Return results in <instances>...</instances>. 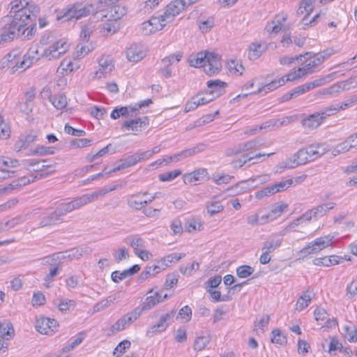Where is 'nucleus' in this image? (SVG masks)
Segmentation results:
<instances>
[{
    "mask_svg": "<svg viewBox=\"0 0 357 357\" xmlns=\"http://www.w3.org/2000/svg\"><path fill=\"white\" fill-rule=\"evenodd\" d=\"M347 106L348 104L345 103L344 105L337 104L335 105H331L326 107L319 112L310 114L307 117L303 119L301 121L302 126L310 130L316 129L328 116L336 114L340 109H345Z\"/></svg>",
    "mask_w": 357,
    "mask_h": 357,
    "instance_id": "nucleus-1",
    "label": "nucleus"
},
{
    "mask_svg": "<svg viewBox=\"0 0 357 357\" xmlns=\"http://www.w3.org/2000/svg\"><path fill=\"white\" fill-rule=\"evenodd\" d=\"M98 7H95L93 4H83L82 3H76L70 6L62 15L57 16L58 20L62 22L73 20L77 21L83 17H86L91 13L94 14L98 12Z\"/></svg>",
    "mask_w": 357,
    "mask_h": 357,
    "instance_id": "nucleus-2",
    "label": "nucleus"
},
{
    "mask_svg": "<svg viewBox=\"0 0 357 357\" xmlns=\"http://www.w3.org/2000/svg\"><path fill=\"white\" fill-rule=\"evenodd\" d=\"M81 256H82V254L79 252L77 249H73L69 252H60L45 257L43 259L44 262L54 266V268L50 269L49 274L46 275L45 280L46 282L52 280L54 277L57 275L61 264L66 259L68 258L72 260L74 258L79 259Z\"/></svg>",
    "mask_w": 357,
    "mask_h": 357,
    "instance_id": "nucleus-3",
    "label": "nucleus"
},
{
    "mask_svg": "<svg viewBox=\"0 0 357 357\" xmlns=\"http://www.w3.org/2000/svg\"><path fill=\"white\" fill-rule=\"evenodd\" d=\"M27 23V20L23 17L21 20L13 17V20L4 26L1 35V41H11L21 35L24 36L26 33L24 27Z\"/></svg>",
    "mask_w": 357,
    "mask_h": 357,
    "instance_id": "nucleus-4",
    "label": "nucleus"
},
{
    "mask_svg": "<svg viewBox=\"0 0 357 357\" xmlns=\"http://www.w3.org/2000/svg\"><path fill=\"white\" fill-rule=\"evenodd\" d=\"M69 49V44L66 39H60L54 42L48 48L44 50L41 54L42 58L48 61L59 59Z\"/></svg>",
    "mask_w": 357,
    "mask_h": 357,
    "instance_id": "nucleus-5",
    "label": "nucleus"
},
{
    "mask_svg": "<svg viewBox=\"0 0 357 357\" xmlns=\"http://www.w3.org/2000/svg\"><path fill=\"white\" fill-rule=\"evenodd\" d=\"M116 186L112 188H103L99 190L93 192L90 194H84L81 197H76L71 201L74 209H77L89 203L97 200L100 197L105 196L109 192L116 190Z\"/></svg>",
    "mask_w": 357,
    "mask_h": 357,
    "instance_id": "nucleus-6",
    "label": "nucleus"
},
{
    "mask_svg": "<svg viewBox=\"0 0 357 357\" xmlns=\"http://www.w3.org/2000/svg\"><path fill=\"white\" fill-rule=\"evenodd\" d=\"M302 57H304L305 61L301 63L302 67L298 68L296 72L297 74H301V77H303L308 73H312L317 68V66L321 63L319 59H318L316 54L312 56L310 53H306L304 56L300 55L296 57V59H300L302 60Z\"/></svg>",
    "mask_w": 357,
    "mask_h": 357,
    "instance_id": "nucleus-7",
    "label": "nucleus"
},
{
    "mask_svg": "<svg viewBox=\"0 0 357 357\" xmlns=\"http://www.w3.org/2000/svg\"><path fill=\"white\" fill-rule=\"evenodd\" d=\"M301 75V74H297L296 72L290 73L287 75L286 79L285 77H282L278 79L273 80L270 83H268L259 88L257 91L251 92V93H259L263 91H264L265 93H267L284 85L287 81H293L297 78H299Z\"/></svg>",
    "mask_w": 357,
    "mask_h": 357,
    "instance_id": "nucleus-8",
    "label": "nucleus"
},
{
    "mask_svg": "<svg viewBox=\"0 0 357 357\" xmlns=\"http://www.w3.org/2000/svg\"><path fill=\"white\" fill-rule=\"evenodd\" d=\"M270 178V175L268 174H264L255 177H252L247 180H243L238 182L236 184L235 188H237L241 187V190L238 191V192H244L257 188L259 185L269 181Z\"/></svg>",
    "mask_w": 357,
    "mask_h": 357,
    "instance_id": "nucleus-9",
    "label": "nucleus"
},
{
    "mask_svg": "<svg viewBox=\"0 0 357 357\" xmlns=\"http://www.w3.org/2000/svg\"><path fill=\"white\" fill-rule=\"evenodd\" d=\"M222 68L220 56L215 52L207 54L206 63L204 66V72L209 76L218 73Z\"/></svg>",
    "mask_w": 357,
    "mask_h": 357,
    "instance_id": "nucleus-10",
    "label": "nucleus"
},
{
    "mask_svg": "<svg viewBox=\"0 0 357 357\" xmlns=\"http://www.w3.org/2000/svg\"><path fill=\"white\" fill-rule=\"evenodd\" d=\"M58 326L55 319L42 317L36 320V328L41 334L52 335L56 331Z\"/></svg>",
    "mask_w": 357,
    "mask_h": 357,
    "instance_id": "nucleus-11",
    "label": "nucleus"
},
{
    "mask_svg": "<svg viewBox=\"0 0 357 357\" xmlns=\"http://www.w3.org/2000/svg\"><path fill=\"white\" fill-rule=\"evenodd\" d=\"M185 9V2L181 1V0L172 1L166 6L163 17H166V21L170 23L174 20L176 15H179Z\"/></svg>",
    "mask_w": 357,
    "mask_h": 357,
    "instance_id": "nucleus-12",
    "label": "nucleus"
},
{
    "mask_svg": "<svg viewBox=\"0 0 357 357\" xmlns=\"http://www.w3.org/2000/svg\"><path fill=\"white\" fill-rule=\"evenodd\" d=\"M176 310L175 309H172L170 312L162 315L160 317L158 323L152 326L148 331V333H156L165 331L169 326L168 321L173 319L176 314Z\"/></svg>",
    "mask_w": 357,
    "mask_h": 357,
    "instance_id": "nucleus-13",
    "label": "nucleus"
},
{
    "mask_svg": "<svg viewBox=\"0 0 357 357\" xmlns=\"http://www.w3.org/2000/svg\"><path fill=\"white\" fill-rule=\"evenodd\" d=\"M29 5L26 0H13L10 2V13H13V17L17 20L22 19L26 15V6Z\"/></svg>",
    "mask_w": 357,
    "mask_h": 357,
    "instance_id": "nucleus-14",
    "label": "nucleus"
},
{
    "mask_svg": "<svg viewBox=\"0 0 357 357\" xmlns=\"http://www.w3.org/2000/svg\"><path fill=\"white\" fill-rule=\"evenodd\" d=\"M310 162L307 155L304 152V149H301L293 156L285 162L284 167L288 169L295 168L297 166Z\"/></svg>",
    "mask_w": 357,
    "mask_h": 357,
    "instance_id": "nucleus-15",
    "label": "nucleus"
},
{
    "mask_svg": "<svg viewBox=\"0 0 357 357\" xmlns=\"http://www.w3.org/2000/svg\"><path fill=\"white\" fill-rule=\"evenodd\" d=\"M149 125V119L146 116L144 119L137 118L135 119L127 120L122 124L121 128H126L133 132H140L143 126Z\"/></svg>",
    "mask_w": 357,
    "mask_h": 357,
    "instance_id": "nucleus-16",
    "label": "nucleus"
},
{
    "mask_svg": "<svg viewBox=\"0 0 357 357\" xmlns=\"http://www.w3.org/2000/svg\"><path fill=\"white\" fill-rule=\"evenodd\" d=\"M140 270V266L138 264H135L128 269L123 271H115L112 273L111 278L112 280L115 283H119L121 280L130 277L134 274L137 273Z\"/></svg>",
    "mask_w": 357,
    "mask_h": 357,
    "instance_id": "nucleus-17",
    "label": "nucleus"
},
{
    "mask_svg": "<svg viewBox=\"0 0 357 357\" xmlns=\"http://www.w3.org/2000/svg\"><path fill=\"white\" fill-rule=\"evenodd\" d=\"M205 149V145L200 144L190 149H185L179 153H175L172 155L170 160H174V162H178L186 158L194 155L196 153L203 151Z\"/></svg>",
    "mask_w": 357,
    "mask_h": 357,
    "instance_id": "nucleus-18",
    "label": "nucleus"
},
{
    "mask_svg": "<svg viewBox=\"0 0 357 357\" xmlns=\"http://www.w3.org/2000/svg\"><path fill=\"white\" fill-rule=\"evenodd\" d=\"M137 163L138 162L135 154L134 153L132 155H130L124 158L120 159L116 166L112 170L109 171V174L132 167Z\"/></svg>",
    "mask_w": 357,
    "mask_h": 357,
    "instance_id": "nucleus-19",
    "label": "nucleus"
},
{
    "mask_svg": "<svg viewBox=\"0 0 357 357\" xmlns=\"http://www.w3.org/2000/svg\"><path fill=\"white\" fill-rule=\"evenodd\" d=\"M147 294L150 295L146 297V301L143 303L142 310H149L162 301V296L158 291H154L153 289L149 290Z\"/></svg>",
    "mask_w": 357,
    "mask_h": 357,
    "instance_id": "nucleus-20",
    "label": "nucleus"
},
{
    "mask_svg": "<svg viewBox=\"0 0 357 357\" xmlns=\"http://www.w3.org/2000/svg\"><path fill=\"white\" fill-rule=\"evenodd\" d=\"M99 70L96 73L97 78L104 77L105 74L110 73L114 68V65L111 59L101 58L99 61Z\"/></svg>",
    "mask_w": 357,
    "mask_h": 357,
    "instance_id": "nucleus-21",
    "label": "nucleus"
},
{
    "mask_svg": "<svg viewBox=\"0 0 357 357\" xmlns=\"http://www.w3.org/2000/svg\"><path fill=\"white\" fill-rule=\"evenodd\" d=\"M62 222V218L56 210L51 213L50 215L43 217L40 223L39 227H47L55 225Z\"/></svg>",
    "mask_w": 357,
    "mask_h": 357,
    "instance_id": "nucleus-22",
    "label": "nucleus"
},
{
    "mask_svg": "<svg viewBox=\"0 0 357 357\" xmlns=\"http://www.w3.org/2000/svg\"><path fill=\"white\" fill-rule=\"evenodd\" d=\"M126 55L130 61L138 62L145 56L146 54L137 45H132L127 50Z\"/></svg>",
    "mask_w": 357,
    "mask_h": 357,
    "instance_id": "nucleus-23",
    "label": "nucleus"
},
{
    "mask_svg": "<svg viewBox=\"0 0 357 357\" xmlns=\"http://www.w3.org/2000/svg\"><path fill=\"white\" fill-rule=\"evenodd\" d=\"M23 58L26 61L27 68H29L32 64L36 63L42 58L41 54H39L36 47H30L28 52L24 54Z\"/></svg>",
    "mask_w": 357,
    "mask_h": 357,
    "instance_id": "nucleus-24",
    "label": "nucleus"
},
{
    "mask_svg": "<svg viewBox=\"0 0 357 357\" xmlns=\"http://www.w3.org/2000/svg\"><path fill=\"white\" fill-rule=\"evenodd\" d=\"M22 56L19 50H13L2 59V65L3 67L7 66L12 69V66L20 59Z\"/></svg>",
    "mask_w": 357,
    "mask_h": 357,
    "instance_id": "nucleus-25",
    "label": "nucleus"
},
{
    "mask_svg": "<svg viewBox=\"0 0 357 357\" xmlns=\"http://www.w3.org/2000/svg\"><path fill=\"white\" fill-rule=\"evenodd\" d=\"M287 204H282L280 205H277L274 206L272 210L265 215L261 216V219H266V222L269 221H273L275 218H277L278 216H280L284 211L287 208Z\"/></svg>",
    "mask_w": 357,
    "mask_h": 357,
    "instance_id": "nucleus-26",
    "label": "nucleus"
},
{
    "mask_svg": "<svg viewBox=\"0 0 357 357\" xmlns=\"http://www.w3.org/2000/svg\"><path fill=\"white\" fill-rule=\"evenodd\" d=\"M199 94H202L200 96H199L197 100L198 101V104L199 105H203L206 103H208L213 100H215L216 98H218L220 96V93L217 91H206L204 93H199Z\"/></svg>",
    "mask_w": 357,
    "mask_h": 357,
    "instance_id": "nucleus-27",
    "label": "nucleus"
},
{
    "mask_svg": "<svg viewBox=\"0 0 357 357\" xmlns=\"http://www.w3.org/2000/svg\"><path fill=\"white\" fill-rule=\"evenodd\" d=\"M15 333L13 325L10 322L0 321V337L2 339L10 340L12 338Z\"/></svg>",
    "mask_w": 357,
    "mask_h": 357,
    "instance_id": "nucleus-28",
    "label": "nucleus"
},
{
    "mask_svg": "<svg viewBox=\"0 0 357 357\" xmlns=\"http://www.w3.org/2000/svg\"><path fill=\"white\" fill-rule=\"evenodd\" d=\"M148 22L150 23V26L153 27L154 33L162 30L167 24L169 23L166 21V17H163V14L158 17H152L148 20Z\"/></svg>",
    "mask_w": 357,
    "mask_h": 357,
    "instance_id": "nucleus-29",
    "label": "nucleus"
},
{
    "mask_svg": "<svg viewBox=\"0 0 357 357\" xmlns=\"http://www.w3.org/2000/svg\"><path fill=\"white\" fill-rule=\"evenodd\" d=\"M208 52H199L197 56L194 57H190L189 59V63L191 66L195 68L203 67L204 68L205 63H206Z\"/></svg>",
    "mask_w": 357,
    "mask_h": 357,
    "instance_id": "nucleus-30",
    "label": "nucleus"
},
{
    "mask_svg": "<svg viewBox=\"0 0 357 357\" xmlns=\"http://www.w3.org/2000/svg\"><path fill=\"white\" fill-rule=\"evenodd\" d=\"M266 47L261 44L252 43L250 46V51L248 57L250 60H255L258 59L264 52H265Z\"/></svg>",
    "mask_w": 357,
    "mask_h": 357,
    "instance_id": "nucleus-31",
    "label": "nucleus"
},
{
    "mask_svg": "<svg viewBox=\"0 0 357 357\" xmlns=\"http://www.w3.org/2000/svg\"><path fill=\"white\" fill-rule=\"evenodd\" d=\"M344 335L351 342L357 341V328L352 323L345 325L343 328Z\"/></svg>",
    "mask_w": 357,
    "mask_h": 357,
    "instance_id": "nucleus-32",
    "label": "nucleus"
},
{
    "mask_svg": "<svg viewBox=\"0 0 357 357\" xmlns=\"http://www.w3.org/2000/svg\"><path fill=\"white\" fill-rule=\"evenodd\" d=\"M55 304L61 312H66L75 308L76 302L74 300L60 298L55 301Z\"/></svg>",
    "mask_w": 357,
    "mask_h": 357,
    "instance_id": "nucleus-33",
    "label": "nucleus"
},
{
    "mask_svg": "<svg viewBox=\"0 0 357 357\" xmlns=\"http://www.w3.org/2000/svg\"><path fill=\"white\" fill-rule=\"evenodd\" d=\"M39 13L40 8L29 1V5L26 6V15H23V18L27 21L35 20Z\"/></svg>",
    "mask_w": 357,
    "mask_h": 357,
    "instance_id": "nucleus-34",
    "label": "nucleus"
},
{
    "mask_svg": "<svg viewBox=\"0 0 357 357\" xmlns=\"http://www.w3.org/2000/svg\"><path fill=\"white\" fill-rule=\"evenodd\" d=\"M51 103L56 107L57 109H64L67 105V98L65 94L59 93L53 96V98H51Z\"/></svg>",
    "mask_w": 357,
    "mask_h": 357,
    "instance_id": "nucleus-35",
    "label": "nucleus"
},
{
    "mask_svg": "<svg viewBox=\"0 0 357 357\" xmlns=\"http://www.w3.org/2000/svg\"><path fill=\"white\" fill-rule=\"evenodd\" d=\"M282 244V239L277 238H270L264 243L262 250H267L270 252H273Z\"/></svg>",
    "mask_w": 357,
    "mask_h": 357,
    "instance_id": "nucleus-36",
    "label": "nucleus"
},
{
    "mask_svg": "<svg viewBox=\"0 0 357 357\" xmlns=\"http://www.w3.org/2000/svg\"><path fill=\"white\" fill-rule=\"evenodd\" d=\"M36 139V135L32 133H30L24 137V139H20L15 144V149H17L18 151L21 149H24L29 146L31 143L34 142Z\"/></svg>",
    "mask_w": 357,
    "mask_h": 357,
    "instance_id": "nucleus-37",
    "label": "nucleus"
},
{
    "mask_svg": "<svg viewBox=\"0 0 357 357\" xmlns=\"http://www.w3.org/2000/svg\"><path fill=\"white\" fill-rule=\"evenodd\" d=\"M208 89V91H217L220 93V96L225 92V88L227 86V83L222 82L219 79L209 80L206 83Z\"/></svg>",
    "mask_w": 357,
    "mask_h": 357,
    "instance_id": "nucleus-38",
    "label": "nucleus"
},
{
    "mask_svg": "<svg viewBox=\"0 0 357 357\" xmlns=\"http://www.w3.org/2000/svg\"><path fill=\"white\" fill-rule=\"evenodd\" d=\"M206 209L207 213L212 216L222 211L224 209V206L220 202L213 201L207 203Z\"/></svg>",
    "mask_w": 357,
    "mask_h": 357,
    "instance_id": "nucleus-39",
    "label": "nucleus"
},
{
    "mask_svg": "<svg viewBox=\"0 0 357 357\" xmlns=\"http://www.w3.org/2000/svg\"><path fill=\"white\" fill-rule=\"evenodd\" d=\"M110 17L112 20L116 21L121 19L126 13V9L124 6L119 5L114 6L110 8Z\"/></svg>",
    "mask_w": 357,
    "mask_h": 357,
    "instance_id": "nucleus-40",
    "label": "nucleus"
},
{
    "mask_svg": "<svg viewBox=\"0 0 357 357\" xmlns=\"http://www.w3.org/2000/svg\"><path fill=\"white\" fill-rule=\"evenodd\" d=\"M84 338V333H79L76 337L73 340V341L69 343L67 346L64 347L62 349V354L69 352L70 350L73 349L75 347L78 346L83 341Z\"/></svg>",
    "mask_w": 357,
    "mask_h": 357,
    "instance_id": "nucleus-41",
    "label": "nucleus"
},
{
    "mask_svg": "<svg viewBox=\"0 0 357 357\" xmlns=\"http://www.w3.org/2000/svg\"><path fill=\"white\" fill-rule=\"evenodd\" d=\"M130 116H132V114L130 115L128 107H116L112 110V112L110 114V117L112 119H117L120 118L121 116L128 117Z\"/></svg>",
    "mask_w": 357,
    "mask_h": 357,
    "instance_id": "nucleus-42",
    "label": "nucleus"
},
{
    "mask_svg": "<svg viewBox=\"0 0 357 357\" xmlns=\"http://www.w3.org/2000/svg\"><path fill=\"white\" fill-rule=\"evenodd\" d=\"M273 154H274V153H258V154H256L252 157H250L248 158V159H245V160H242V159H238V160H234L232 164L234 165V167H241L243 165H245L248 161H250L253 159H259V158H264V159L265 158L266 156L267 157H269L271 155H272Z\"/></svg>",
    "mask_w": 357,
    "mask_h": 357,
    "instance_id": "nucleus-43",
    "label": "nucleus"
},
{
    "mask_svg": "<svg viewBox=\"0 0 357 357\" xmlns=\"http://www.w3.org/2000/svg\"><path fill=\"white\" fill-rule=\"evenodd\" d=\"M227 67L229 72L232 74L242 75L244 70L243 65L236 60H230L227 63Z\"/></svg>",
    "mask_w": 357,
    "mask_h": 357,
    "instance_id": "nucleus-44",
    "label": "nucleus"
},
{
    "mask_svg": "<svg viewBox=\"0 0 357 357\" xmlns=\"http://www.w3.org/2000/svg\"><path fill=\"white\" fill-rule=\"evenodd\" d=\"M93 50L91 44L84 45L79 43L76 47V58L81 59L85 56L89 52Z\"/></svg>",
    "mask_w": 357,
    "mask_h": 357,
    "instance_id": "nucleus-45",
    "label": "nucleus"
},
{
    "mask_svg": "<svg viewBox=\"0 0 357 357\" xmlns=\"http://www.w3.org/2000/svg\"><path fill=\"white\" fill-rule=\"evenodd\" d=\"M254 268L248 265H242L236 268V275L240 278H245L251 275Z\"/></svg>",
    "mask_w": 357,
    "mask_h": 357,
    "instance_id": "nucleus-46",
    "label": "nucleus"
},
{
    "mask_svg": "<svg viewBox=\"0 0 357 357\" xmlns=\"http://www.w3.org/2000/svg\"><path fill=\"white\" fill-rule=\"evenodd\" d=\"M271 342L274 344L284 345L287 343V337L283 335L280 329H274L272 331Z\"/></svg>",
    "mask_w": 357,
    "mask_h": 357,
    "instance_id": "nucleus-47",
    "label": "nucleus"
},
{
    "mask_svg": "<svg viewBox=\"0 0 357 357\" xmlns=\"http://www.w3.org/2000/svg\"><path fill=\"white\" fill-rule=\"evenodd\" d=\"M115 300H116V298L114 296H108L107 298L96 303L93 306L94 312H100V311L103 310L104 309L108 307L110 305L111 303H114Z\"/></svg>",
    "mask_w": 357,
    "mask_h": 357,
    "instance_id": "nucleus-48",
    "label": "nucleus"
},
{
    "mask_svg": "<svg viewBox=\"0 0 357 357\" xmlns=\"http://www.w3.org/2000/svg\"><path fill=\"white\" fill-rule=\"evenodd\" d=\"M73 70V63L70 59H65L58 68V72L62 75H67Z\"/></svg>",
    "mask_w": 357,
    "mask_h": 357,
    "instance_id": "nucleus-49",
    "label": "nucleus"
},
{
    "mask_svg": "<svg viewBox=\"0 0 357 357\" xmlns=\"http://www.w3.org/2000/svg\"><path fill=\"white\" fill-rule=\"evenodd\" d=\"M311 301V297L310 295L305 292L297 301L296 310L301 311L304 308L307 307Z\"/></svg>",
    "mask_w": 357,
    "mask_h": 357,
    "instance_id": "nucleus-50",
    "label": "nucleus"
},
{
    "mask_svg": "<svg viewBox=\"0 0 357 357\" xmlns=\"http://www.w3.org/2000/svg\"><path fill=\"white\" fill-rule=\"evenodd\" d=\"M192 310L188 305H185L178 311V313L176 319L183 320L184 321H188L191 319Z\"/></svg>",
    "mask_w": 357,
    "mask_h": 357,
    "instance_id": "nucleus-51",
    "label": "nucleus"
},
{
    "mask_svg": "<svg viewBox=\"0 0 357 357\" xmlns=\"http://www.w3.org/2000/svg\"><path fill=\"white\" fill-rule=\"evenodd\" d=\"M292 183H293V180L291 178H289V179H287L284 181H280V182L276 183L271 185L273 188L274 193L275 194L278 192H281V191H284V190H287L292 185Z\"/></svg>",
    "mask_w": 357,
    "mask_h": 357,
    "instance_id": "nucleus-52",
    "label": "nucleus"
},
{
    "mask_svg": "<svg viewBox=\"0 0 357 357\" xmlns=\"http://www.w3.org/2000/svg\"><path fill=\"white\" fill-rule=\"evenodd\" d=\"M54 153L53 147H46L44 146H38L35 149L31 151V155H47Z\"/></svg>",
    "mask_w": 357,
    "mask_h": 357,
    "instance_id": "nucleus-53",
    "label": "nucleus"
},
{
    "mask_svg": "<svg viewBox=\"0 0 357 357\" xmlns=\"http://www.w3.org/2000/svg\"><path fill=\"white\" fill-rule=\"evenodd\" d=\"M181 174V171L179 169H175L174 171L165 172L159 175V179L161 181H170L176 178L177 176Z\"/></svg>",
    "mask_w": 357,
    "mask_h": 357,
    "instance_id": "nucleus-54",
    "label": "nucleus"
},
{
    "mask_svg": "<svg viewBox=\"0 0 357 357\" xmlns=\"http://www.w3.org/2000/svg\"><path fill=\"white\" fill-rule=\"evenodd\" d=\"M26 220V216L19 215L8 220L4 223L6 229H10L24 222Z\"/></svg>",
    "mask_w": 357,
    "mask_h": 357,
    "instance_id": "nucleus-55",
    "label": "nucleus"
},
{
    "mask_svg": "<svg viewBox=\"0 0 357 357\" xmlns=\"http://www.w3.org/2000/svg\"><path fill=\"white\" fill-rule=\"evenodd\" d=\"M209 339L205 336H200L196 338L194 343V349L197 351L203 350L208 344Z\"/></svg>",
    "mask_w": 357,
    "mask_h": 357,
    "instance_id": "nucleus-56",
    "label": "nucleus"
},
{
    "mask_svg": "<svg viewBox=\"0 0 357 357\" xmlns=\"http://www.w3.org/2000/svg\"><path fill=\"white\" fill-rule=\"evenodd\" d=\"M274 191L272 185H268L261 190H259L255 192V197L257 199H261L264 197H268L272 195H274Z\"/></svg>",
    "mask_w": 357,
    "mask_h": 357,
    "instance_id": "nucleus-57",
    "label": "nucleus"
},
{
    "mask_svg": "<svg viewBox=\"0 0 357 357\" xmlns=\"http://www.w3.org/2000/svg\"><path fill=\"white\" fill-rule=\"evenodd\" d=\"M60 215L62 217L65 215L67 213L71 212L75 210L71 202L68 203H62L58 206L56 208Z\"/></svg>",
    "mask_w": 357,
    "mask_h": 357,
    "instance_id": "nucleus-58",
    "label": "nucleus"
},
{
    "mask_svg": "<svg viewBox=\"0 0 357 357\" xmlns=\"http://www.w3.org/2000/svg\"><path fill=\"white\" fill-rule=\"evenodd\" d=\"M27 65L26 61H24L23 56H21L20 59H18L15 63L14 66H12V73H15L17 71L23 72L26 69H27Z\"/></svg>",
    "mask_w": 357,
    "mask_h": 357,
    "instance_id": "nucleus-59",
    "label": "nucleus"
},
{
    "mask_svg": "<svg viewBox=\"0 0 357 357\" xmlns=\"http://www.w3.org/2000/svg\"><path fill=\"white\" fill-rule=\"evenodd\" d=\"M130 239L128 244L134 249L135 251H139L137 249L139 248H144L145 247L144 241L139 237H132Z\"/></svg>",
    "mask_w": 357,
    "mask_h": 357,
    "instance_id": "nucleus-60",
    "label": "nucleus"
},
{
    "mask_svg": "<svg viewBox=\"0 0 357 357\" xmlns=\"http://www.w3.org/2000/svg\"><path fill=\"white\" fill-rule=\"evenodd\" d=\"M91 140L87 139H74L70 142V146L74 148H82L91 146Z\"/></svg>",
    "mask_w": 357,
    "mask_h": 357,
    "instance_id": "nucleus-61",
    "label": "nucleus"
},
{
    "mask_svg": "<svg viewBox=\"0 0 357 357\" xmlns=\"http://www.w3.org/2000/svg\"><path fill=\"white\" fill-rule=\"evenodd\" d=\"M178 282V275L174 273H169L167 275V279L165 283L164 284L165 289H171L174 284H176Z\"/></svg>",
    "mask_w": 357,
    "mask_h": 357,
    "instance_id": "nucleus-62",
    "label": "nucleus"
},
{
    "mask_svg": "<svg viewBox=\"0 0 357 357\" xmlns=\"http://www.w3.org/2000/svg\"><path fill=\"white\" fill-rule=\"evenodd\" d=\"M301 253L304 254V256L311 254H317L320 252V248L314 245V242L310 243L304 247L301 251Z\"/></svg>",
    "mask_w": 357,
    "mask_h": 357,
    "instance_id": "nucleus-63",
    "label": "nucleus"
},
{
    "mask_svg": "<svg viewBox=\"0 0 357 357\" xmlns=\"http://www.w3.org/2000/svg\"><path fill=\"white\" fill-rule=\"evenodd\" d=\"M222 278L220 275H216L212 278L208 280L206 283V290L208 291V289H212L213 288H216L221 283Z\"/></svg>",
    "mask_w": 357,
    "mask_h": 357,
    "instance_id": "nucleus-64",
    "label": "nucleus"
}]
</instances>
